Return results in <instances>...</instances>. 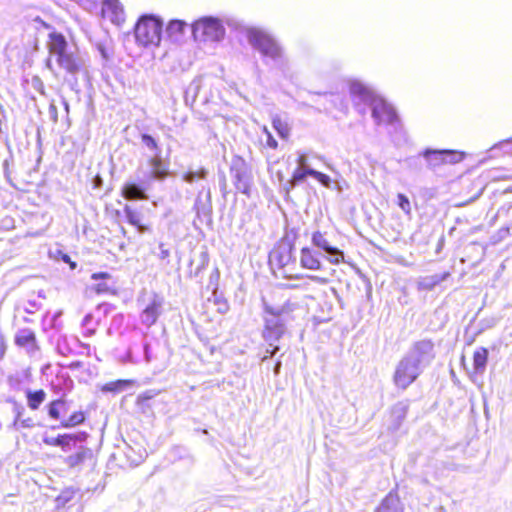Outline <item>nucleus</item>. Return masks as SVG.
<instances>
[{
    "label": "nucleus",
    "instance_id": "obj_10",
    "mask_svg": "<svg viewBox=\"0 0 512 512\" xmlns=\"http://www.w3.org/2000/svg\"><path fill=\"white\" fill-rule=\"evenodd\" d=\"M143 144L151 151L154 152L153 157L149 160V165L152 168L151 177L156 180H163L167 176V171L163 166L161 159V149L158 147L155 138L148 134H142L141 136Z\"/></svg>",
    "mask_w": 512,
    "mask_h": 512
},
{
    "label": "nucleus",
    "instance_id": "obj_49",
    "mask_svg": "<svg viewBox=\"0 0 512 512\" xmlns=\"http://www.w3.org/2000/svg\"><path fill=\"white\" fill-rule=\"evenodd\" d=\"M276 133L283 139H287L288 136H289V131L290 130H281V129H278V130H275Z\"/></svg>",
    "mask_w": 512,
    "mask_h": 512
},
{
    "label": "nucleus",
    "instance_id": "obj_44",
    "mask_svg": "<svg viewBox=\"0 0 512 512\" xmlns=\"http://www.w3.org/2000/svg\"><path fill=\"white\" fill-rule=\"evenodd\" d=\"M170 255L169 249L165 247L163 243L159 245L158 257L162 260L168 258Z\"/></svg>",
    "mask_w": 512,
    "mask_h": 512
},
{
    "label": "nucleus",
    "instance_id": "obj_37",
    "mask_svg": "<svg viewBox=\"0 0 512 512\" xmlns=\"http://www.w3.org/2000/svg\"><path fill=\"white\" fill-rule=\"evenodd\" d=\"M85 420L82 412H75L66 421L62 422L63 427H72L82 423Z\"/></svg>",
    "mask_w": 512,
    "mask_h": 512
},
{
    "label": "nucleus",
    "instance_id": "obj_1",
    "mask_svg": "<svg viewBox=\"0 0 512 512\" xmlns=\"http://www.w3.org/2000/svg\"><path fill=\"white\" fill-rule=\"evenodd\" d=\"M47 47L51 58L47 59L46 66L55 77L63 76L64 80H69L67 77H75L83 71L82 60L68 50L67 40L62 33H49Z\"/></svg>",
    "mask_w": 512,
    "mask_h": 512
},
{
    "label": "nucleus",
    "instance_id": "obj_5",
    "mask_svg": "<svg viewBox=\"0 0 512 512\" xmlns=\"http://www.w3.org/2000/svg\"><path fill=\"white\" fill-rule=\"evenodd\" d=\"M192 34L195 39L219 41L224 37L225 29L218 18L203 17L193 22Z\"/></svg>",
    "mask_w": 512,
    "mask_h": 512
},
{
    "label": "nucleus",
    "instance_id": "obj_14",
    "mask_svg": "<svg viewBox=\"0 0 512 512\" xmlns=\"http://www.w3.org/2000/svg\"><path fill=\"white\" fill-rule=\"evenodd\" d=\"M15 344L26 349L29 354L38 351L35 333L29 328H23L17 331L15 335Z\"/></svg>",
    "mask_w": 512,
    "mask_h": 512
},
{
    "label": "nucleus",
    "instance_id": "obj_34",
    "mask_svg": "<svg viewBox=\"0 0 512 512\" xmlns=\"http://www.w3.org/2000/svg\"><path fill=\"white\" fill-rule=\"evenodd\" d=\"M75 491L72 489H66L56 498V508L64 507L74 497Z\"/></svg>",
    "mask_w": 512,
    "mask_h": 512
},
{
    "label": "nucleus",
    "instance_id": "obj_56",
    "mask_svg": "<svg viewBox=\"0 0 512 512\" xmlns=\"http://www.w3.org/2000/svg\"><path fill=\"white\" fill-rule=\"evenodd\" d=\"M213 277H216V279L219 278V271H218V269H216L215 272L211 275V277H210L211 280H213Z\"/></svg>",
    "mask_w": 512,
    "mask_h": 512
},
{
    "label": "nucleus",
    "instance_id": "obj_7",
    "mask_svg": "<svg viewBox=\"0 0 512 512\" xmlns=\"http://www.w3.org/2000/svg\"><path fill=\"white\" fill-rule=\"evenodd\" d=\"M422 370L410 358L404 356L396 366L393 382L395 386L405 390L421 374Z\"/></svg>",
    "mask_w": 512,
    "mask_h": 512
},
{
    "label": "nucleus",
    "instance_id": "obj_54",
    "mask_svg": "<svg viewBox=\"0 0 512 512\" xmlns=\"http://www.w3.org/2000/svg\"><path fill=\"white\" fill-rule=\"evenodd\" d=\"M11 222H12V219H11V218H5V219L3 220V223H4V225H5L6 227H8V226L11 224Z\"/></svg>",
    "mask_w": 512,
    "mask_h": 512
},
{
    "label": "nucleus",
    "instance_id": "obj_50",
    "mask_svg": "<svg viewBox=\"0 0 512 512\" xmlns=\"http://www.w3.org/2000/svg\"><path fill=\"white\" fill-rule=\"evenodd\" d=\"M93 319V316L91 314H87L84 318H83V321H82V325L83 326H88L90 324V322L92 321Z\"/></svg>",
    "mask_w": 512,
    "mask_h": 512
},
{
    "label": "nucleus",
    "instance_id": "obj_16",
    "mask_svg": "<svg viewBox=\"0 0 512 512\" xmlns=\"http://www.w3.org/2000/svg\"><path fill=\"white\" fill-rule=\"evenodd\" d=\"M87 436L88 435L85 432H79L78 434L60 435L59 447H61L64 452H70L73 449L77 450V444L83 443Z\"/></svg>",
    "mask_w": 512,
    "mask_h": 512
},
{
    "label": "nucleus",
    "instance_id": "obj_29",
    "mask_svg": "<svg viewBox=\"0 0 512 512\" xmlns=\"http://www.w3.org/2000/svg\"><path fill=\"white\" fill-rule=\"evenodd\" d=\"M210 201H211V196H210V191L209 190H208V192L206 194L205 201H203L201 199V193H199V195L197 196L196 201H195V210H196L198 215L202 214V215L206 216V215L210 214V212H211Z\"/></svg>",
    "mask_w": 512,
    "mask_h": 512
},
{
    "label": "nucleus",
    "instance_id": "obj_51",
    "mask_svg": "<svg viewBox=\"0 0 512 512\" xmlns=\"http://www.w3.org/2000/svg\"><path fill=\"white\" fill-rule=\"evenodd\" d=\"M108 290V286L106 284H98L97 287H96V291L98 293H103V292H106Z\"/></svg>",
    "mask_w": 512,
    "mask_h": 512
},
{
    "label": "nucleus",
    "instance_id": "obj_27",
    "mask_svg": "<svg viewBox=\"0 0 512 512\" xmlns=\"http://www.w3.org/2000/svg\"><path fill=\"white\" fill-rule=\"evenodd\" d=\"M26 396L29 408H31L32 410H37L39 406L44 402L46 398V393L42 389L34 392L28 390L26 392Z\"/></svg>",
    "mask_w": 512,
    "mask_h": 512
},
{
    "label": "nucleus",
    "instance_id": "obj_57",
    "mask_svg": "<svg viewBox=\"0 0 512 512\" xmlns=\"http://www.w3.org/2000/svg\"><path fill=\"white\" fill-rule=\"evenodd\" d=\"M151 397H152V396L147 395V394H145V395L143 396V398H144V399H150Z\"/></svg>",
    "mask_w": 512,
    "mask_h": 512
},
{
    "label": "nucleus",
    "instance_id": "obj_15",
    "mask_svg": "<svg viewBox=\"0 0 512 512\" xmlns=\"http://www.w3.org/2000/svg\"><path fill=\"white\" fill-rule=\"evenodd\" d=\"M122 196L129 201L132 200H147L148 195L146 194L145 188L139 184L127 182L121 189Z\"/></svg>",
    "mask_w": 512,
    "mask_h": 512
},
{
    "label": "nucleus",
    "instance_id": "obj_18",
    "mask_svg": "<svg viewBox=\"0 0 512 512\" xmlns=\"http://www.w3.org/2000/svg\"><path fill=\"white\" fill-rule=\"evenodd\" d=\"M300 263L305 269L320 270L322 268V264L316 253L307 247L301 250Z\"/></svg>",
    "mask_w": 512,
    "mask_h": 512
},
{
    "label": "nucleus",
    "instance_id": "obj_9",
    "mask_svg": "<svg viewBox=\"0 0 512 512\" xmlns=\"http://www.w3.org/2000/svg\"><path fill=\"white\" fill-rule=\"evenodd\" d=\"M405 356L423 370L435 357L434 344L431 340H420L413 344Z\"/></svg>",
    "mask_w": 512,
    "mask_h": 512
},
{
    "label": "nucleus",
    "instance_id": "obj_17",
    "mask_svg": "<svg viewBox=\"0 0 512 512\" xmlns=\"http://www.w3.org/2000/svg\"><path fill=\"white\" fill-rule=\"evenodd\" d=\"M87 436L88 435L85 432H79L78 434L60 435L59 447H61L64 452H70L73 449L77 450V444L83 443Z\"/></svg>",
    "mask_w": 512,
    "mask_h": 512
},
{
    "label": "nucleus",
    "instance_id": "obj_26",
    "mask_svg": "<svg viewBox=\"0 0 512 512\" xmlns=\"http://www.w3.org/2000/svg\"><path fill=\"white\" fill-rule=\"evenodd\" d=\"M313 170L312 168H299L297 167L292 175V178L287 181V183L285 184V189L287 191V193H289V191L291 189H293L297 184L303 182L306 177L309 175V171Z\"/></svg>",
    "mask_w": 512,
    "mask_h": 512
},
{
    "label": "nucleus",
    "instance_id": "obj_31",
    "mask_svg": "<svg viewBox=\"0 0 512 512\" xmlns=\"http://www.w3.org/2000/svg\"><path fill=\"white\" fill-rule=\"evenodd\" d=\"M130 384L127 380H118L115 382L107 383L103 386L102 391L105 392H119L124 390Z\"/></svg>",
    "mask_w": 512,
    "mask_h": 512
},
{
    "label": "nucleus",
    "instance_id": "obj_20",
    "mask_svg": "<svg viewBox=\"0 0 512 512\" xmlns=\"http://www.w3.org/2000/svg\"><path fill=\"white\" fill-rule=\"evenodd\" d=\"M421 155L425 158L429 169L435 170L436 168L444 165L443 149H426L421 153Z\"/></svg>",
    "mask_w": 512,
    "mask_h": 512
},
{
    "label": "nucleus",
    "instance_id": "obj_33",
    "mask_svg": "<svg viewBox=\"0 0 512 512\" xmlns=\"http://www.w3.org/2000/svg\"><path fill=\"white\" fill-rule=\"evenodd\" d=\"M10 402L12 404V411L15 415L14 421L12 423V427L15 430H19V421H20V418H22V415L24 412V407L15 400H11Z\"/></svg>",
    "mask_w": 512,
    "mask_h": 512
},
{
    "label": "nucleus",
    "instance_id": "obj_30",
    "mask_svg": "<svg viewBox=\"0 0 512 512\" xmlns=\"http://www.w3.org/2000/svg\"><path fill=\"white\" fill-rule=\"evenodd\" d=\"M443 153H444V156H443L444 165L457 164V163L461 162L465 158V155H466L465 152H462L459 150H450V149H443Z\"/></svg>",
    "mask_w": 512,
    "mask_h": 512
},
{
    "label": "nucleus",
    "instance_id": "obj_53",
    "mask_svg": "<svg viewBox=\"0 0 512 512\" xmlns=\"http://www.w3.org/2000/svg\"><path fill=\"white\" fill-rule=\"evenodd\" d=\"M283 124L281 123L280 119L273 121V126L275 129L281 128Z\"/></svg>",
    "mask_w": 512,
    "mask_h": 512
},
{
    "label": "nucleus",
    "instance_id": "obj_19",
    "mask_svg": "<svg viewBox=\"0 0 512 512\" xmlns=\"http://www.w3.org/2000/svg\"><path fill=\"white\" fill-rule=\"evenodd\" d=\"M123 211L127 221L135 226L140 233H145L149 230L148 226L141 223L143 215L140 211L134 210L127 204L124 206Z\"/></svg>",
    "mask_w": 512,
    "mask_h": 512
},
{
    "label": "nucleus",
    "instance_id": "obj_48",
    "mask_svg": "<svg viewBox=\"0 0 512 512\" xmlns=\"http://www.w3.org/2000/svg\"><path fill=\"white\" fill-rule=\"evenodd\" d=\"M110 275L108 273H94L92 275V279L94 280H98V279H104V278H109Z\"/></svg>",
    "mask_w": 512,
    "mask_h": 512
},
{
    "label": "nucleus",
    "instance_id": "obj_38",
    "mask_svg": "<svg viewBox=\"0 0 512 512\" xmlns=\"http://www.w3.org/2000/svg\"><path fill=\"white\" fill-rule=\"evenodd\" d=\"M309 176L314 177L316 180H318L323 186L330 187L331 179L328 175L323 174L316 170L309 171Z\"/></svg>",
    "mask_w": 512,
    "mask_h": 512
},
{
    "label": "nucleus",
    "instance_id": "obj_46",
    "mask_svg": "<svg viewBox=\"0 0 512 512\" xmlns=\"http://www.w3.org/2000/svg\"><path fill=\"white\" fill-rule=\"evenodd\" d=\"M299 168H310L307 161V156L305 154H300L297 159Z\"/></svg>",
    "mask_w": 512,
    "mask_h": 512
},
{
    "label": "nucleus",
    "instance_id": "obj_52",
    "mask_svg": "<svg viewBox=\"0 0 512 512\" xmlns=\"http://www.w3.org/2000/svg\"><path fill=\"white\" fill-rule=\"evenodd\" d=\"M280 368H281V362L280 361H277L276 364H275V367H274V373L277 375L279 374L280 372Z\"/></svg>",
    "mask_w": 512,
    "mask_h": 512
},
{
    "label": "nucleus",
    "instance_id": "obj_2",
    "mask_svg": "<svg viewBox=\"0 0 512 512\" xmlns=\"http://www.w3.org/2000/svg\"><path fill=\"white\" fill-rule=\"evenodd\" d=\"M297 304L287 300L279 306L264 305V329L262 336L270 346H273L271 351L267 350L269 355H265L262 361L274 356L279 347L274 346L287 331V324L294 320L293 313L297 309Z\"/></svg>",
    "mask_w": 512,
    "mask_h": 512
},
{
    "label": "nucleus",
    "instance_id": "obj_3",
    "mask_svg": "<svg viewBox=\"0 0 512 512\" xmlns=\"http://www.w3.org/2000/svg\"><path fill=\"white\" fill-rule=\"evenodd\" d=\"M163 21L154 15H142L134 26L136 42L144 47L158 46L161 42Z\"/></svg>",
    "mask_w": 512,
    "mask_h": 512
},
{
    "label": "nucleus",
    "instance_id": "obj_41",
    "mask_svg": "<svg viewBox=\"0 0 512 512\" xmlns=\"http://www.w3.org/2000/svg\"><path fill=\"white\" fill-rule=\"evenodd\" d=\"M263 131H264V136H265V141H266L267 146L272 149H276L278 145H277V141H276L275 137L270 133L269 130H263Z\"/></svg>",
    "mask_w": 512,
    "mask_h": 512
},
{
    "label": "nucleus",
    "instance_id": "obj_11",
    "mask_svg": "<svg viewBox=\"0 0 512 512\" xmlns=\"http://www.w3.org/2000/svg\"><path fill=\"white\" fill-rule=\"evenodd\" d=\"M64 463L71 469L81 470L83 467L95 466L96 459L91 448L79 444L75 453L67 456Z\"/></svg>",
    "mask_w": 512,
    "mask_h": 512
},
{
    "label": "nucleus",
    "instance_id": "obj_21",
    "mask_svg": "<svg viewBox=\"0 0 512 512\" xmlns=\"http://www.w3.org/2000/svg\"><path fill=\"white\" fill-rule=\"evenodd\" d=\"M376 512H403V507L399 497L393 493H389L382 500Z\"/></svg>",
    "mask_w": 512,
    "mask_h": 512
},
{
    "label": "nucleus",
    "instance_id": "obj_58",
    "mask_svg": "<svg viewBox=\"0 0 512 512\" xmlns=\"http://www.w3.org/2000/svg\"><path fill=\"white\" fill-rule=\"evenodd\" d=\"M44 26H45L46 28H50V26H49L48 24H46V23H44Z\"/></svg>",
    "mask_w": 512,
    "mask_h": 512
},
{
    "label": "nucleus",
    "instance_id": "obj_47",
    "mask_svg": "<svg viewBox=\"0 0 512 512\" xmlns=\"http://www.w3.org/2000/svg\"><path fill=\"white\" fill-rule=\"evenodd\" d=\"M67 367L70 370H78L83 367V363L81 361H74V362H71Z\"/></svg>",
    "mask_w": 512,
    "mask_h": 512
},
{
    "label": "nucleus",
    "instance_id": "obj_35",
    "mask_svg": "<svg viewBox=\"0 0 512 512\" xmlns=\"http://www.w3.org/2000/svg\"><path fill=\"white\" fill-rule=\"evenodd\" d=\"M208 174V171L205 168H201L200 170L194 172L189 171L183 175V180L187 183H192L195 179H205Z\"/></svg>",
    "mask_w": 512,
    "mask_h": 512
},
{
    "label": "nucleus",
    "instance_id": "obj_42",
    "mask_svg": "<svg viewBox=\"0 0 512 512\" xmlns=\"http://www.w3.org/2000/svg\"><path fill=\"white\" fill-rule=\"evenodd\" d=\"M155 359V356L153 355L151 351V347L148 343L144 344V360L146 363H151Z\"/></svg>",
    "mask_w": 512,
    "mask_h": 512
},
{
    "label": "nucleus",
    "instance_id": "obj_12",
    "mask_svg": "<svg viewBox=\"0 0 512 512\" xmlns=\"http://www.w3.org/2000/svg\"><path fill=\"white\" fill-rule=\"evenodd\" d=\"M164 299L163 297L154 294L150 303L144 308L141 313V323L147 327L154 325L163 311Z\"/></svg>",
    "mask_w": 512,
    "mask_h": 512
},
{
    "label": "nucleus",
    "instance_id": "obj_36",
    "mask_svg": "<svg viewBox=\"0 0 512 512\" xmlns=\"http://www.w3.org/2000/svg\"><path fill=\"white\" fill-rule=\"evenodd\" d=\"M64 407V401L61 399L54 400L50 403L48 414L53 419H59L60 410Z\"/></svg>",
    "mask_w": 512,
    "mask_h": 512
},
{
    "label": "nucleus",
    "instance_id": "obj_4",
    "mask_svg": "<svg viewBox=\"0 0 512 512\" xmlns=\"http://www.w3.org/2000/svg\"><path fill=\"white\" fill-rule=\"evenodd\" d=\"M248 42L263 56L270 57L273 59L281 56V48L277 42L262 29L249 28L246 32Z\"/></svg>",
    "mask_w": 512,
    "mask_h": 512
},
{
    "label": "nucleus",
    "instance_id": "obj_24",
    "mask_svg": "<svg viewBox=\"0 0 512 512\" xmlns=\"http://www.w3.org/2000/svg\"><path fill=\"white\" fill-rule=\"evenodd\" d=\"M488 350L484 347L476 349L473 355V367L475 373L482 375L486 370Z\"/></svg>",
    "mask_w": 512,
    "mask_h": 512
},
{
    "label": "nucleus",
    "instance_id": "obj_32",
    "mask_svg": "<svg viewBox=\"0 0 512 512\" xmlns=\"http://www.w3.org/2000/svg\"><path fill=\"white\" fill-rule=\"evenodd\" d=\"M406 416V406L402 404H397L392 409V417L395 419L396 424L394 426V429H398L402 420Z\"/></svg>",
    "mask_w": 512,
    "mask_h": 512
},
{
    "label": "nucleus",
    "instance_id": "obj_22",
    "mask_svg": "<svg viewBox=\"0 0 512 512\" xmlns=\"http://www.w3.org/2000/svg\"><path fill=\"white\" fill-rule=\"evenodd\" d=\"M271 257L278 263L280 267H285L289 265L291 262L295 261L292 246L279 247L276 251L272 253Z\"/></svg>",
    "mask_w": 512,
    "mask_h": 512
},
{
    "label": "nucleus",
    "instance_id": "obj_8",
    "mask_svg": "<svg viewBox=\"0 0 512 512\" xmlns=\"http://www.w3.org/2000/svg\"><path fill=\"white\" fill-rule=\"evenodd\" d=\"M372 116L378 126H396L400 123L393 106L383 99H373Z\"/></svg>",
    "mask_w": 512,
    "mask_h": 512
},
{
    "label": "nucleus",
    "instance_id": "obj_25",
    "mask_svg": "<svg viewBox=\"0 0 512 512\" xmlns=\"http://www.w3.org/2000/svg\"><path fill=\"white\" fill-rule=\"evenodd\" d=\"M449 275L450 274L448 272H445L443 274H434L423 277L419 280L418 286L422 290H432L436 285L445 281Z\"/></svg>",
    "mask_w": 512,
    "mask_h": 512
},
{
    "label": "nucleus",
    "instance_id": "obj_39",
    "mask_svg": "<svg viewBox=\"0 0 512 512\" xmlns=\"http://www.w3.org/2000/svg\"><path fill=\"white\" fill-rule=\"evenodd\" d=\"M208 261H209L208 254L206 252H202L200 254L199 265L197 266V268L193 272V277H195V278L199 277V274L201 273V271L203 269H205V267L208 265Z\"/></svg>",
    "mask_w": 512,
    "mask_h": 512
},
{
    "label": "nucleus",
    "instance_id": "obj_6",
    "mask_svg": "<svg viewBox=\"0 0 512 512\" xmlns=\"http://www.w3.org/2000/svg\"><path fill=\"white\" fill-rule=\"evenodd\" d=\"M230 174L237 191L250 196L252 175L248 164L241 157H234L230 165Z\"/></svg>",
    "mask_w": 512,
    "mask_h": 512
},
{
    "label": "nucleus",
    "instance_id": "obj_45",
    "mask_svg": "<svg viewBox=\"0 0 512 512\" xmlns=\"http://www.w3.org/2000/svg\"><path fill=\"white\" fill-rule=\"evenodd\" d=\"M34 426H35V423H34L32 418H26V419L20 418L19 427H22V428H32Z\"/></svg>",
    "mask_w": 512,
    "mask_h": 512
},
{
    "label": "nucleus",
    "instance_id": "obj_23",
    "mask_svg": "<svg viewBox=\"0 0 512 512\" xmlns=\"http://www.w3.org/2000/svg\"><path fill=\"white\" fill-rule=\"evenodd\" d=\"M102 13L110 17L112 21L119 20L123 15V7L118 0H105Z\"/></svg>",
    "mask_w": 512,
    "mask_h": 512
},
{
    "label": "nucleus",
    "instance_id": "obj_40",
    "mask_svg": "<svg viewBox=\"0 0 512 512\" xmlns=\"http://www.w3.org/2000/svg\"><path fill=\"white\" fill-rule=\"evenodd\" d=\"M398 205L403 212L409 214L411 211V205L409 199L404 194H398Z\"/></svg>",
    "mask_w": 512,
    "mask_h": 512
},
{
    "label": "nucleus",
    "instance_id": "obj_55",
    "mask_svg": "<svg viewBox=\"0 0 512 512\" xmlns=\"http://www.w3.org/2000/svg\"><path fill=\"white\" fill-rule=\"evenodd\" d=\"M4 353H5V346L2 343L0 346V358H2L4 356Z\"/></svg>",
    "mask_w": 512,
    "mask_h": 512
},
{
    "label": "nucleus",
    "instance_id": "obj_28",
    "mask_svg": "<svg viewBox=\"0 0 512 512\" xmlns=\"http://www.w3.org/2000/svg\"><path fill=\"white\" fill-rule=\"evenodd\" d=\"M186 27L187 24L185 21L173 19L169 21L166 31L169 37L177 38L184 33Z\"/></svg>",
    "mask_w": 512,
    "mask_h": 512
},
{
    "label": "nucleus",
    "instance_id": "obj_13",
    "mask_svg": "<svg viewBox=\"0 0 512 512\" xmlns=\"http://www.w3.org/2000/svg\"><path fill=\"white\" fill-rule=\"evenodd\" d=\"M312 243L318 247L321 248L323 251L327 253V260L332 264H339L344 259V254L341 250H339L336 247H333L329 244V242L326 240L324 235L317 231L314 232L312 235Z\"/></svg>",
    "mask_w": 512,
    "mask_h": 512
},
{
    "label": "nucleus",
    "instance_id": "obj_43",
    "mask_svg": "<svg viewBox=\"0 0 512 512\" xmlns=\"http://www.w3.org/2000/svg\"><path fill=\"white\" fill-rule=\"evenodd\" d=\"M43 442H44L46 445H49V446H58V447H59V443H60V435H59V436H57V437L44 436V437H43Z\"/></svg>",
    "mask_w": 512,
    "mask_h": 512
}]
</instances>
